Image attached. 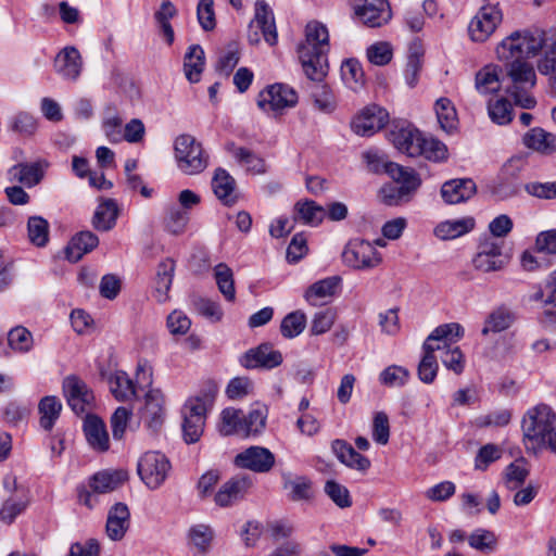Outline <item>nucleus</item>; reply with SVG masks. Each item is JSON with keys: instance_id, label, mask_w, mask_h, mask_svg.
Masks as SVG:
<instances>
[{"instance_id": "obj_1", "label": "nucleus", "mask_w": 556, "mask_h": 556, "mask_svg": "<svg viewBox=\"0 0 556 556\" xmlns=\"http://www.w3.org/2000/svg\"><path fill=\"white\" fill-rule=\"evenodd\" d=\"M305 40L298 48L299 59L305 76L312 81H321L328 74L329 33L318 21L305 26Z\"/></svg>"}, {"instance_id": "obj_2", "label": "nucleus", "mask_w": 556, "mask_h": 556, "mask_svg": "<svg viewBox=\"0 0 556 556\" xmlns=\"http://www.w3.org/2000/svg\"><path fill=\"white\" fill-rule=\"evenodd\" d=\"M506 76L509 85L506 86V92L514 99L516 105L522 109H533L536 100L531 90L536 84V75L533 66L520 60L507 61Z\"/></svg>"}, {"instance_id": "obj_3", "label": "nucleus", "mask_w": 556, "mask_h": 556, "mask_svg": "<svg viewBox=\"0 0 556 556\" xmlns=\"http://www.w3.org/2000/svg\"><path fill=\"white\" fill-rule=\"evenodd\" d=\"M388 175L394 184L384 185L380 189L381 201L389 206H396L407 203L419 188L421 180L412 168L401 165H389Z\"/></svg>"}, {"instance_id": "obj_4", "label": "nucleus", "mask_w": 556, "mask_h": 556, "mask_svg": "<svg viewBox=\"0 0 556 556\" xmlns=\"http://www.w3.org/2000/svg\"><path fill=\"white\" fill-rule=\"evenodd\" d=\"M556 428V414L553 409L540 404L530 408L522 419V431L526 444L532 448L544 443L545 438ZM529 448V445H527Z\"/></svg>"}, {"instance_id": "obj_5", "label": "nucleus", "mask_w": 556, "mask_h": 556, "mask_svg": "<svg viewBox=\"0 0 556 556\" xmlns=\"http://www.w3.org/2000/svg\"><path fill=\"white\" fill-rule=\"evenodd\" d=\"M214 403V393L189 399L182 407V432L188 444L195 443L201 438L206 419V413Z\"/></svg>"}, {"instance_id": "obj_6", "label": "nucleus", "mask_w": 556, "mask_h": 556, "mask_svg": "<svg viewBox=\"0 0 556 556\" xmlns=\"http://www.w3.org/2000/svg\"><path fill=\"white\" fill-rule=\"evenodd\" d=\"M174 153L177 167L186 175L202 173L208 165V155L191 135L184 134L175 139Z\"/></svg>"}, {"instance_id": "obj_7", "label": "nucleus", "mask_w": 556, "mask_h": 556, "mask_svg": "<svg viewBox=\"0 0 556 556\" xmlns=\"http://www.w3.org/2000/svg\"><path fill=\"white\" fill-rule=\"evenodd\" d=\"M342 261L354 269H370L377 267L382 262V257L370 242L354 239L345 245Z\"/></svg>"}, {"instance_id": "obj_8", "label": "nucleus", "mask_w": 556, "mask_h": 556, "mask_svg": "<svg viewBox=\"0 0 556 556\" xmlns=\"http://www.w3.org/2000/svg\"><path fill=\"white\" fill-rule=\"evenodd\" d=\"M170 464L160 452H147L138 462V473L150 489H157L166 479Z\"/></svg>"}, {"instance_id": "obj_9", "label": "nucleus", "mask_w": 556, "mask_h": 556, "mask_svg": "<svg viewBox=\"0 0 556 556\" xmlns=\"http://www.w3.org/2000/svg\"><path fill=\"white\" fill-rule=\"evenodd\" d=\"M254 27L262 31L263 37L267 43L273 46L277 42L274 12L265 2V0H257L255 2L254 18L249 25L248 34V39L251 45H257L261 40L258 31L253 30Z\"/></svg>"}, {"instance_id": "obj_10", "label": "nucleus", "mask_w": 556, "mask_h": 556, "mask_svg": "<svg viewBox=\"0 0 556 556\" xmlns=\"http://www.w3.org/2000/svg\"><path fill=\"white\" fill-rule=\"evenodd\" d=\"M502 22V12L495 4L482 5L471 18L468 33L476 42H484Z\"/></svg>"}, {"instance_id": "obj_11", "label": "nucleus", "mask_w": 556, "mask_h": 556, "mask_svg": "<svg viewBox=\"0 0 556 556\" xmlns=\"http://www.w3.org/2000/svg\"><path fill=\"white\" fill-rule=\"evenodd\" d=\"M254 485L249 473H238L227 480L216 492L214 502L219 507H230L244 500Z\"/></svg>"}, {"instance_id": "obj_12", "label": "nucleus", "mask_w": 556, "mask_h": 556, "mask_svg": "<svg viewBox=\"0 0 556 556\" xmlns=\"http://www.w3.org/2000/svg\"><path fill=\"white\" fill-rule=\"evenodd\" d=\"M276 463L275 455L266 447L253 445L238 453L233 458L237 468L256 473H266Z\"/></svg>"}, {"instance_id": "obj_13", "label": "nucleus", "mask_w": 556, "mask_h": 556, "mask_svg": "<svg viewBox=\"0 0 556 556\" xmlns=\"http://www.w3.org/2000/svg\"><path fill=\"white\" fill-rule=\"evenodd\" d=\"M464 329L459 324L450 323L438 326L426 339L424 352L434 355L435 352L444 354L463 337Z\"/></svg>"}, {"instance_id": "obj_14", "label": "nucleus", "mask_w": 556, "mask_h": 556, "mask_svg": "<svg viewBox=\"0 0 556 556\" xmlns=\"http://www.w3.org/2000/svg\"><path fill=\"white\" fill-rule=\"evenodd\" d=\"M63 392L67 404L76 414L88 412L94 396L88 386L76 376H68L63 381Z\"/></svg>"}, {"instance_id": "obj_15", "label": "nucleus", "mask_w": 556, "mask_h": 556, "mask_svg": "<svg viewBox=\"0 0 556 556\" xmlns=\"http://www.w3.org/2000/svg\"><path fill=\"white\" fill-rule=\"evenodd\" d=\"M503 243L495 238H485L478 247V252L473 258L476 269L483 273L501 270L505 266V260L502 254Z\"/></svg>"}, {"instance_id": "obj_16", "label": "nucleus", "mask_w": 556, "mask_h": 556, "mask_svg": "<svg viewBox=\"0 0 556 556\" xmlns=\"http://www.w3.org/2000/svg\"><path fill=\"white\" fill-rule=\"evenodd\" d=\"M355 14L368 27H381L391 20V8L387 0H357Z\"/></svg>"}, {"instance_id": "obj_17", "label": "nucleus", "mask_w": 556, "mask_h": 556, "mask_svg": "<svg viewBox=\"0 0 556 556\" xmlns=\"http://www.w3.org/2000/svg\"><path fill=\"white\" fill-rule=\"evenodd\" d=\"M388 112L378 106L369 105L356 115L352 123V130L358 136H371L380 130L388 122Z\"/></svg>"}, {"instance_id": "obj_18", "label": "nucleus", "mask_w": 556, "mask_h": 556, "mask_svg": "<svg viewBox=\"0 0 556 556\" xmlns=\"http://www.w3.org/2000/svg\"><path fill=\"white\" fill-rule=\"evenodd\" d=\"M239 363L247 369L269 370L278 366V352L274 344L265 342L244 352Z\"/></svg>"}, {"instance_id": "obj_19", "label": "nucleus", "mask_w": 556, "mask_h": 556, "mask_svg": "<svg viewBox=\"0 0 556 556\" xmlns=\"http://www.w3.org/2000/svg\"><path fill=\"white\" fill-rule=\"evenodd\" d=\"M83 58L79 51L68 46L63 48L54 58V72L64 80L76 81L83 71Z\"/></svg>"}, {"instance_id": "obj_20", "label": "nucleus", "mask_w": 556, "mask_h": 556, "mask_svg": "<svg viewBox=\"0 0 556 556\" xmlns=\"http://www.w3.org/2000/svg\"><path fill=\"white\" fill-rule=\"evenodd\" d=\"M215 531L211 525H191L186 532V543L194 556H206L213 548Z\"/></svg>"}, {"instance_id": "obj_21", "label": "nucleus", "mask_w": 556, "mask_h": 556, "mask_svg": "<svg viewBox=\"0 0 556 556\" xmlns=\"http://www.w3.org/2000/svg\"><path fill=\"white\" fill-rule=\"evenodd\" d=\"M389 139L400 152L410 157L419 156L422 134L415 127L410 125L395 126L390 130Z\"/></svg>"}, {"instance_id": "obj_22", "label": "nucleus", "mask_w": 556, "mask_h": 556, "mask_svg": "<svg viewBox=\"0 0 556 556\" xmlns=\"http://www.w3.org/2000/svg\"><path fill=\"white\" fill-rule=\"evenodd\" d=\"M476 192V182L470 178L451 179L441 187V197L446 204H458L468 201Z\"/></svg>"}, {"instance_id": "obj_23", "label": "nucleus", "mask_w": 556, "mask_h": 556, "mask_svg": "<svg viewBox=\"0 0 556 556\" xmlns=\"http://www.w3.org/2000/svg\"><path fill=\"white\" fill-rule=\"evenodd\" d=\"M130 526V513L126 504L116 503L108 513L105 532L112 541H121Z\"/></svg>"}, {"instance_id": "obj_24", "label": "nucleus", "mask_w": 556, "mask_h": 556, "mask_svg": "<svg viewBox=\"0 0 556 556\" xmlns=\"http://www.w3.org/2000/svg\"><path fill=\"white\" fill-rule=\"evenodd\" d=\"M283 489L289 501L308 503L315 497L313 481L305 476L283 475Z\"/></svg>"}, {"instance_id": "obj_25", "label": "nucleus", "mask_w": 556, "mask_h": 556, "mask_svg": "<svg viewBox=\"0 0 556 556\" xmlns=\"http://www.w3.org/2000/svg\"><path fill=\"white\" fill-rule=\"evenodd\" d=\"M164 396L159 389H150L144 395L142 418L144 424L156 431L164 420Z\"/></svg>"}, {"instance_id": "obj_26", "label": "nucleus", "mask_w": 556, "mask_h": 556, "mask_svg": "<svg viewBox=\"0 0 556 556\" xmlns=\"http://www.w3.org/2000/svg\"><path fill=\"white\" fill-rule=\"evenodd\" d=\"M523 41L526 40L522 31H514L497 46V58L501 61H525L523 59L531 58L529 50L526 48L527 43Z\"/></svg>"}, {"instance_id": "obj_27", "label": "nucleus", "mask_w": 556, "mask_h": 556, "mask_svg": "<svg viewBox=\"0 0 556 556\" xmlns=\"http://www.w3.org/2000/svg\"><path fill=\"white\" fill-rule=\"evenodd\" d=\"M212 189L216 198L227 206L238 201L235 178L224 168H217L212 178Z\"/></svg>"}, {"instance_id": "obj_28", "label": "nucleus", "mask_w": 556, "mask_h": 556, "mask_svg": "<svg viewBox=\"0 0 556 556\" xmlns=\"http://www.w3.org/2000/svg\"><path fill=\"white\" fill-rule=\"evenodd\" d=\"M340 281L338 276L318 280L306 289L304 298L313 306L325 304L336 294Z\"/></svg>"}, {"instance_id": "obj_29", "label": "nucleus", "mask_w": 556, "mask_h": 556, "mask_svg": "<svg viewBox=\"0 0 556 556\" xmlns=\"http://www.w3.org/2000/svg\"><path fill=\"white\" fill-rule=\"evenodd\" d=\"M326 217V210L313 200H300L293 206V220L317 227Z\"/></svg>"}, {"instance_id": "obj_30", "label": "nucleus", "mask_w": 556, "mask_h": 556, "mask_svg": "<svg viewBox=\"0 0 556 556\" xmlns=\"http://www.w3.org/2000/svg\"><path fill=\"white\" fill-rule=\"evenodd\" d=\"M99 244L98 237L91 231H80L72 238L65 248V257L72 262H78L85 254L91 252Z\"/></svg>"}, {"instance_id": "obj_31", "label": "nucleus", "mask_w": 556, "mask_h": 556, "mask_svg": "<svg viewBox=\"0 0 556 556\" xmlns=\"http://www.w3.org/2000/svg\"><path fill=\"white\" fill-rule=\"evenodd\" d=\"M522 140L527 148L541 154L549 155L556 152V136L543 128H531L525 134Z\"/></svg>"}, {"instance_id": "obj_32", "label": "nucleus", "mask_w": 556, "mask_h": 556, "mask_svg": "<svg viewBox=\"0 0 556 556\" xmlns=\"http://www.w3.org/2000/svg\"><path fill=\"white\" fill-rule=\"evenodd\" d=\"M84 431L90 446L99 452L109 450V434L104 422L97 416L88 415Z\"/></svg>"}, {"instance_id": "obj_33", "label": "nucleus", "mask_w": 556, "mask_h": 556, "mask_svg": "<svg viewBox=\"0 0 556 556\" xmlns=\"http://www.w3.org/2000/svg\"><path fill=\"white\" fill-rule=\"evenodd\" d=\"M332 452L337 458L348 467L365 471L369 468L370 462L361 455L354 447L343 440H334L331 444Z\"/></svg>"}, {"instance_id": "obj_34", "label": "nucleus", "mask_w": 556, "mask_h": 556, "mask_svg": "<svg viewBox=\"0 0 556 556\" xmlns=\"http://www.w3.org/2000/svg\"><path fill=\"white\" fill-rule=\"evenodd\" d=\"M110 391L118 402H129L137 397V390L134 381L127 372L115 370L108 379Z\"/></svg>"}, {"instance_id": "obj_35", "label": "nucleus", "mask_w": 556, "mask_h": 556, "mask_svg": "<svg viewBox=\"0 0 556 556\" xmlns=\"http://www.w3.org/2000/svg\"><path fill=\"white\" fill-rule=\"evenodd\" d=\"M501 68L495 64H488L479 70L475 77V87L480 94L495 93L501 90Z\"/></svg>"}, {"instance_id": "obj_36", "label": "nucleus", "mask_w": 556, "mask_h": 556, "mask_svg": "<svg viewBox=\"0 0 556 556\" xmlns=\"http://www.w3.org/2000/svg\"><path fill=\"white\" fill-rule=\"evenodd\" d=\"M268 409L266 405L254 403L249 413H243V438L256 437L266 427Z\"/></svg>"}, {"instance_id": "obj_37", "label": "nucleus", "mask_w": 556, "mask_h": 556, "mask_svg": "<svg viewBox=\"0 0 556 556\" xmlns=\"http://www.w3.org/2000/svg\"><path fill=\"white\" fill-rule=\"evenodd\" d=\"M515 313L506 305L495 307L486 317L484 326L481 330L483 336L490 332H501L508 329L515 321Z\"/></svg>"}, {"instance_id": "obj_38", "label": "nucleus", "mask_w": 556, "mask_h": 556, "mask_svg": "<svg viewBox=\"0 0 556 556\" xmlns=\"http://www.w3.org/2000/svg\"><path fill=\"white\" fill-rule=\"evenodd\" d=\"M204 65L205 58L203 49L199 45L190 46L184 59L186 78L192 84L200 81Z\"/></svg>"}, {"instance_id": "obj_39", "label": "nucleus", "mask_w": 556, "mask_h": 556, "mask_svg": "<svg viewBox=\"0 0 556 556\" xmlns=\"http://www.w3.org/2000/svg\"><path fill=\"white\" fill-rule=\"evenodd\" d=\"M473 227L475 219L472 217L445 220L434 228V235L441 240H452L469 232Z\"/></svg>"}, {"instance_id": "obj_40", "label": "nucleus", "mask_w": 556, "mask_h": 556, "mask_svg": "<svg viewBox=\"0 0 556 556\" xmlns=\"http://www.w3.org/2000/svg\"><path fill=\"white\" fill-rule=\"evenodd\" d=\"M117 216V203L112 199H106L98 205L92 217V225L97 230L108 231L115 226Z\"/></svg>"}, {"instance_id": "obj_41", "label": "nucleus", "mask_w": 556, "mask_h": 556, "mask_svg": "<svg viewBox=\"0 0 556 556\" xmlns=\"http://www.w3.org/2000/svg\"><path fill=\"white\" fill-rule=\"evenodd\" d=\"M217 428L222 435L243 438V412L233 407L223 409Z\"/></svg>"}, {"instance_id": "obj_42", "label": "nucleus", "mask_w": 556, "mask_h": 556, "mask_svg": "<svg viewBox=\"0 0 556 556\" xmlns=\"http://www.w3.org/2000/svg\"><path fill=\"white\" fill-rule=\"evenodd\" d=\"M323 81L324 79L315 81L316 85L309 89V97L317 111L324 114H331L337 109L336 97L328 85L321 84Z\"/></svg>"}, {"instance_id": "obj_43", "label": "nucleus", "mask_w": 556, "mask_h": 556, "mask_svg": "<svg viewBox=\"0 0 556 556\" xmlns=\"http://www.w3.org/2000/svg\"><path fill=\"white\" fill-rule=\"evenodd\" d=\"M175 262L172 258H166L159 264L154 290V296L159 303H163L167 300V293L172 286Z\"/></svg>"}, {"instance_id": "obj_44", "label": "nucleus", "mask_w": 556, "mask_h": 556, "mask_svg": "<svg viewBox=\"0 0 556 556\" xmlns=\"http://www.w3.org/2000/svg\"><path fill=\"white\" fill-rule=\"evenodd\" d=\"M38 410L40 414V426L49 431L53 428L60 416L62 403L56 396L48 395L40 400Z\"/></svg>"}, {"instance_id": "obj_45", "label": "nucleus", "mask_w": 556, "mask_h": 556, "mask_svg": "<svg viewBox=\"0 0 556 556\" xmlns=\"http://www.w3.org/2000/svg\"><path fill=\"white\" fill-rule=\"evenodd\" d=\"M529 476V469L525 458L516 459L510 463L504 470L503 481L504 485L509 491L519 489Z\"/></svg>"}, {"instance_id": "obj_46", "label": "nucleus", "mask_w": 556, "mask_h": 556, "mask_svg": "<svg viewBox=\"0 0 556 556\" xmlns=\"http://www.w3.org/2000/svg\"><path fill=\"white\" fill-rule=\"evenodd\" d=\"M227 150L232 153L233 157L247 167L252 174H263L266 172V165L263 159L255 155L250 150L236 147L235 143L227 144Z\"/></svg>"}, {"instance_id": "obj_47", "label": "nucleus", "mask_w": 556, "mask_h": 556, "mask_svg": "<svg viewBox=\"0 0 556 556\" xmlns=\"http://www.w3.org/2000/svg\"><path fill=\"white\" fill-rule=\"evenodd\" d=\"M177 14V10L172 1L164 0L161 3L160 10L154 14V18L160 27L161 34L164 36L166 42L172 45L174 42L175 34L169 23V20Z\"/></svg>"}, {"instance_id": "obj_48", "label": "nucleus", "mask_w": 556, "mask_h": 556, "mask_svg": "<svg viewBox=\"0 0 556 556\" xmlns=\"http://www.w3.org/2000/svg\"><path fill=\"white\" fill-rule=\"evenodd\" d=\"M124 480L122 472L101 471L92 476L89 486L97 494L112 492L117 489Z\"/></svg>"}, {"instance_id": "obj_49", "label": "nucleus", "mask_w": 556, "mask_h": 556, "mask_svg": "<svg viewBox=\"0 0 556 556\" xmlns=\"http://www.w3.org/2000/svg\"><path fill=\"white\" fill-rule=\"evenodd\" d=\"M434 110L440 127L446 132L453 131L457 126L458 119L452 101L447 98H440L435 102Z\"/></svg>"}, {"instance_id": "obj_50", "label": "nucleus", "mask_w": 556, "mask_h": 556, "mask_svg": "<svg viewBox=\"0 0 556 556\" xmlns=\"http://www.w3.org/2000/svg\"><path fill=\"white\" fill-rule=\"evenodd\" d=\"M257 108L268 117L278 118V84H271L261 90L256 98Z\"/></svg>"}, {"instance_id": "obj_51", "label": "nucleus", "mask_w": 556, "mask_h": 556, "mask_svg": "<svg viewBox=\"0 0 556 556\" xmlns=\"http://www.w3.org/2000/svg\"><path fill=\"white\" fill-rule=\"evenodd\" d=\"M294 526L290 522H280V556H300L301 542L293 536Z\"/></svg>"}, {"instance_id": "obj_52", "label": "nucleus", "mask_w": 556, "mask_h": 556, "mask_svg": "<svg viewBox=\"0 0 556 556\" xmlns=\"http://www.w3.org/2000/svg\"><path fill=\"white\" fill-rule=\"evenodd\" d=\"M214 277L220 293L228 301L236 298L233 274L230 267L225 263H219L214 268Z\"/></svg>"}, {"instance_id": "obj_53", "label": "nucleus", "mask_w": 556, "mask_h": 556, "mask_svg": "<svg viewBox=\"0 0 556 556\" xmlns=\"http://www.w3.org/2000/svg\"><path fill=\"white\" fill-rule=\"evenodd\" d=\"M8 344L16 353H27L33 349L34 338L27 328L16 326L8 333Z\"/></svg>"}, {"instance_id": "obj_54", "label": "nucleus", "mask_w": 556, "mask_h": 556, "mask_svg": "<svg viewBox=\"0 0 556 556\" xmlns=\"http://www.w3.org/2000/svg\"><path fill=\"white\" fill-rule=\"evenodd\" d=\"M12 179L21 182L26 187L37 185L41 178L42 173L37 164H18L10 169Z\"/></svg>"}, {"instance_id": "obj_55", "label": "nucleus", "mask_w": 556, "mask_h": 556, "mask_svg": "<svg viewBox=\"0 0 556 556\" xmlns=\"http://www.w3.org/2000/svg\"><path fill=\"white\" fill-rule=\"evenodd\" d=\"M306 327V315L301 311H294L280 321V332L283 337L292 339L301 334Z\"/></svg>"}, {"instance_id": "obj_56", "label": "nucleus", "mask_w": 556, "mask_h": 556, "mask_svg": "<svg viewBox=\"0 0 556 556\" xmlns=\"http://www.w3.org/2000/svg\"><path fill=\"white\" fill-rule=\"evenodd\" d=\"M29 241L37 247H45L49 240V223L41 216H31L27 222Z\"/></svg>"}, {"instance_id": "obj_57", "label": "nucleus", "mask_w": 556, "mask_h": 556, "mask_svg": "<svg viewBox=\"0 0 556 556\" xmlns=\"http://www.w3.org/2000/svg\"><path fill=\"white\" fill-rule=\"evenodd\" d=\"M341 74L344 83L353 90H358L365 84L362 65L356 60L345 61L341 66Z\"/></svg>"}, {"instance_id": "obj_58", "label": "nucleus", "mask_w": 556, "mask_h": 556, "mask_svg": "<svg viewBox=\"0 0 556 556\" xmlns=\"http://www.w3.org/2000/svg\"><path fill=\"white\" fill-rule=\"evenodd\" d=\"M488 113L493 123L506 125L513 119V105L505 98L491 100L488 103Z\"/></svg>"}, {"instance_id": "obj_59", "label": "nucleus", "mask_w": 556, "mask_h": 556, "mask_svg": "<svg viewBox=\"0 0 556 556\" xmlns=\"http://www.w3.org/2000/svg\"><path fill=\"white\" fill-rule=\"evenodd\" d=\"M547 35V50L538 62V70L541 74H556V29H551Z\"/></svg>"}, {"instance_id": "obj_60", "label": "nucleus", "mask_w": 556, "mask_h": 556, "mask_svg": "<svg viewBox=\"0 0 556 556\" xmlns=\"http://www.w3.org/2000/svg\"><path fill=\"white\" fill-rule=\"evenodd\" d=\"M189 222V214L187 211L177 206H170L164 217L165 229L173 235H180L186 230Z\"/></svg>"}, {"instance_id": "obj_61", "label": "nucleus", "mask_w": 556, "mask_h": 556, "mask_svg": "<svg viewBox=\"0 0 556 556\" xmlns=\"http://www.w3.org/2000/svg\"><path fill=\"white\" fill-rule=\"evenodd\" d=\"M28 504L26 494L17 496H9L0 508V519L7 523H11L22 514Z\"/></svg>"}, {"instance_id": "obj_62", "label": "nucleus", "mask_w": 556, "mask_h": 556, "mask_svg": "<svg viewBox=\"0 0 556 556\" xmlns=\"http://www.w3.org/2000/svg\"><path fill=\"white\" fill-rule=\"evenodd\" d=\"M419 156L432 162H441L447 156L446 146L438 139L432 137L427 138L422 136L421 143L419 144Z\"/></svg>"}, {"instance_id": "obj_63", "label": "nucleus", "mask_w": 556, "mask_h": 556, "mask_svg": "<svg viewBox=\"0 0 556 556\" xmlns=\"http://www.w3.org/2000/svg\"><path fill=\"white\" fill-rule=\"evenodd\" d=\"M308 253L307 237L304 232L295 233L286 250V261L296 264Z\"/></svg>"}, {"instance_id": "obj_64", "label": "nucleus", "mask_w": 556, "mask_h": 556, "mask_svg": "<svg viewBox=\"0 0 556 556\" xmlns=\"http://www.w3.org/2000/svg\"><path fill=\"white\" fill-rule=\"evenodd\" d=\"M368 61L375 65L383 66L390 63L393 56V50L389 42L379 41L367 48Z\"/></svg>"}]
</instances>
